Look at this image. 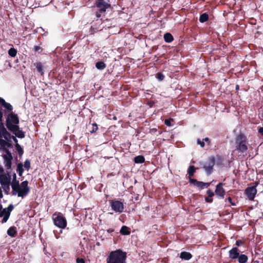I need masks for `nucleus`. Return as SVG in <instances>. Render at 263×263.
<instances>
[{
    "mask_svg": "<svg viewBox=\"0 0 263 263\" xmlns=\"http://www.w3.org/2000/svg\"><path fill=\"white\" fill-rule=\"evenodd\" d=\"M4 138L6 141H9L11 140V135L8 132L3 125L0 126V139ZM10 146V144L7 141L0 139V149H5V154L3 155L4 164L7 169L11 167V161L12 156L11 154L6 150L7 148Z\"/></svg>",
    "mask_w": 263,
    "mask_h": 263,
    "instance_id": "nucleus-1",
    "label": "nucleus"
},
{
    "mask_svg": "<svg viewBox=\"0 0 263 263\" xmlns=\"http://www.w3.org/2000/svg\"><path fill=\"white\" fill-rule=\"evenodd\" d=\"M16 178V174H13L11 182L12 194L13 195L23 198L30 191V188L28 186V181H24L20 184Z\"/></svg>",
    "mask_w": 263,
    "mask_h": 263,
    "instance_id": "nucleus-2",
    "label": "nucleus"
},
{
    "mask_svg": "<svg viewBox=\"0 0 263 263\" xmlns=\"http://www.w3.org/2000/svg\"><path fill=\"white\" fill-rule=\"evenodd\" d=\"M18 117L13 114H9L6 119V126L9 130L11 131L16 137L23 138L25 136L24 132L20 130L18 124Z\"/></svg>",
    "mask_w": 263,
    "mask_h": 263,
    "instance_id": "nucleus-3",
    "label": "nucleus"
},
{
    "mask_svg": "<svg viewBox=\"0 0 263 263\" xmlns=\"http://www.w3.org/2000/svg\"><path fill=\"white\" fill-rule=\"evenodd\" d=\"M126 253L121 250L111 251L106 258V263H126Z\"/></svg>",
    "mask_w": 263,
    "mask_h": 263,
    "instance_id": "nucleus-4",
    "label": "nucleus"
},
{
    "mask_svg": "<svg viewBox=\"0 0 263 263\" xmlns=\"http://www.w3.org/2000/svg\"><path fill=\"white\" fill-rule=\"evenodd\" d=\"M11 176L7 173H2L0 176V182L4 191L8 194L10 191V184L11 182Z\"/></svg>",
    "mask_w": 263,
    "mask_h": 263,
    "instance_id": "nucleus-5",
    "label": "nucleus"
},
{
    "mask_svg": "<svg viewBox=\"0 0 263 263\" xmlns=\"http://www.w3.org/2000/svg\"><path fill=\"white\" fill-rule=\"evenodd\" d=\"M54 225L59 228L64 229L67 226V221L65 217L60 214H54L52 216Z\"/></svg>",
    "mask_w": 263,
    "mask_h": 263,
    "instance_id": "nucleus-6",
    "label": "nucleus"
},
{
    "mask_svg": "<svg viewBox=\"0 0 263 263\" xmlns=\"http://www.w3.org/2000/svg\"><path fill=\"white\" fill-rule=\"evenodd\" d=\"M13 209V206L10 204L7 208L4 209L2 210V206L0 204V217H3L2 220V223H5L7 221Z\"/></svg>",
    "mask_w": 263,
    "mask_h": 263,
    "instance_id": "nucleus-7",
    "label": "nucleus"
},
{
    "mask_svg": "<svg viewBox=\"0 0 263 263\" xmlns=\"http://www.w3.org/2000/svg\"><path fill=\"white\" fill-rule=\"evenodd\" d=\"M97 7L99 11L97 12L96 15L98 17L101 16L102 13L104 12L108 8L110 7V5L104 1L98 2L96 3Z\"/></svg>",
    "mask_w": 263,
    "mask_h": 263,
    "instance_id": "nucleus-8",
    "label": "nucleus"
},
{
    "mask_svg": "<svg viewBox=\"0 0 263 263\" xmlns=\"http://www.w3.org/2000/svg\"><path fill=\"white\" fill-rule=\"evenodd\" d=\"M236 143L238 144V149L243 152L247 149V147L246 144V138L243 135H238L236 140Z\"/></svg>",
    "mask_w": 263,
    "mask_h": 263,
    "instance_id": "nucleus-9",
    "label": "nucleus"
},
{
    "mask_svg": "<svg viewBox=\"0 0 263 263\" xmlns=\"http://www.w3.org/2000/svg\"><path fill=\"white\" fill-rule=\"evenodd\" d=\"M112 209L116 212L121 213L124 209V205L122 202L118 200H115L111 202Z\"/></svg>",
    "mask_w": 263,
    "mask_h": 263,
    "instance_id": "nucleus-10",
    "label": "nucleus"
},
{
    "mask_svg": "<svg viewBox=\"0 0 263 263\" xmlns=\"http://www.w3.org/2000/svg\"><path fill=\"white\" fill-rule=\"evenodd\" d=\"M257 184V183H256L255 186L249 187L246 190V194L250 200H253L255 196V195L257 193V190L256 189Z\"/></svg>",
    "mask_w": 263,
    "mask_h": 263,
    "instance_id": "nucleus-11",
    "label": "nucleus"
},
{
    "mask_svg": "<svg viewBox=\"0 0 263 263\" xmlns=\"http://www.w3.org/2000/svg\"><path fill=\"white\" fill-rule=\"evenodd\" d=\"M223 183H219L216 186L215 193L219 197L223 198L225 195V191L223 188Z\"/></svg>",
    "mask_w": 263,
    "mask_h": 263,
    "instance_id": "nucleus-12",
    "label": "nucleus"
},
{
    "mask_svg": "<svg viewBox=\"0 0 263 263\" xmlns=\"http://www.w3.org/2000/svg\"><path fill=\"white\" fill-rule=\"evenodd\" d=\"M190 182L194 186H197L199 189H203L205 185L207 186L210 184V183H204L203 182L197 181L196 180L190 178Z\"/></svg>",
    "mask_w": 263,
    "mask_h": 263,
    "instance_id": "nucleus-13",
    "label": "nucleus"
},
{
    "mask_svg": "<svg viewBox=\"0 0 263 263\" xmlns=\"http://www.w3.org/2000/svg\"><path fill=\"white\" fill-rule=\"evenodd\" d=\"M0 104L5 108V111H11L12 110V105L6 102L5 100L0 97Z\"/></svg>",
    "mask_w": 263,
    "mask_h": 263,
    "instance_id": "nucleus-14",
    "label": "nucleus"
},
{
    "mask_svg": "<svg viewBox=\"0 0 263 263\" xmlns=\"http://www.w3.org/2000/svg\"><path fill=\"white\" fill-rule=\"evenodd\" d=\"M239 256V252L237 248L235 247L229 251V256L232 259H236Z\"/></svg>",
    "mask_w": 263,
    "mask_h": 263,
    "instance_id": "nucleus-15",
    "label": "nucleus"
},
{
    "mask_svg": "<svg viewBox=\"0 0 263 263\" xmlns=\"http://www.w3.org/2000/svg\"><path fill=\"white\" fill-rule=\"evenodd\" d=\"M180 258L185 260H189L192 257V255L186 252H182L180 253Z\"/></svg>",
    "mask_w": 263,
    "mask_h": 263,
    "instance_id": "nucleus-16",
    "label": "nucleus"
},
{
    "mask_svg": "<svg viewBox=\"0 0 263 263\" xmlns=\"http://www.w3.org/2000/svg\"><path fill=\"white\" fill-rule=\"evenodd\" d=\"M207 193L208 196L206 197L205 200L208 202H212L213 201L212 197L214 196V194L211 190L208 191Z\"/></svg>",
    "mask_w": 263,
    "mask_h": 263,
    "instance_id": "nucleus-17",
    "label": "nucleus"
},
{
    "mask_svg": "<svg viewBox=\"0 0 263 263\" xmlns=\"http://www.w3.org/2000/svg\"><path fill=\"white\" fill-rule=\"evenodd\" d=\"M238 261L239 263H246L248 260V257L246 255L242 254L238 256Z\"/></svg>",
    "mask_w": 263,
    "mask_h": 263,
    "instance_id": "nucleus-18",
    "label": "nucleus"
},
{
    "mask_svg": "<svg viewBox=\"0 0 263 263\" xmlns=\"http://www.w3.org/2000/svg\"><path fill=\"white\" fill-rule=\"evenodd\" d=\"M145 159L142 156H138L135 158V162L136 163H142L144 162Z\"/></svg>",
    "mask_w": 263,
    "mask_h": 263,
    "instance_id": "nucleus-19",
    "label": "nucleus"
},
{
    "mask_svg": "<svg viewBox=\"0 0 263 263\" xmlns=\"http://www.w3.org/2000/svg\"><path fill=\"white\" fill-rule=\"evenodd\" d=\"M164 39L166 42L170 43L173 40V36L168 33H165L164 35Z\"/></svg>",
    "mask_w": 263,
    "mask_h": 263,
    "instance_id": "nucleus-20",
    "label": "nucleus"
},
{
    "mask_svg": "<svg viewBox=\"0 0 263 263\" xmlns=\"http://www.w3.org/2000/svg\"><path fill=\"white\" fill-rule=\"evenodd\" d=\"M120 232L121 234L123 235H128L130 233V232L129 231L128 228L126 226H123L121 228L120 230Z\"/></svg>",
    "mask_w": 263,
    "mask_h": 263,
    "instance_id": "nucleus-21",
    "label": "nucleus"
},
{
    "mask_svg": "<svg viewBox=\"0 0 263 263\" xmlns=\"http://www.w3.org/2000/svg\"><path fill=\"white\" fill-rule=\"evenodd\" d=\"M196 168L193 166H190L188 169V173L189 174V179L191 178V177L192 176L195 171Z\"/></svg>",
    "mask_w": 263,
    "mask_h": 263,
    "instance_id": "nucleus-22",
    "label": "nucleus"
},
{
    "mask_svg": "<svg viewBox=\"0 0 263 263\" xmlns=\"http://www.w3.org/2000/svg\"><path fill=\"white\" fill-rule=\"evenodd\" d=\"M96 66L98 69H103L105 67V65L102 62H98L96 63Z\"/></svg>",
    "mask_w": 263,
    "mask_h": 263,
    "instance_id": "nucleus-23",
    "label": "nucleus"
},
{
    "mask_svg": "<svg viewBox=\"0 0 263 263\" xmlns=\"http://www.w3.org/2000/svg\"><path fill=\"white\" fill-rule=\"evenodd\" d=\"M16 231L14 228H10L7 231V234L10 236H14Z\"/></svg>",
    "mask_w": 263,
    "mask_h": 263,
    "instance_id": "nucleus-24",
    "label": "nucleus"
},
{
    "mask_svg": "<svg viewBox=\"0 0 263 263\" xmlns=\"http://www.w3.org/2000/svg\"><path fill=\"white\" fill-rule=\"evenodd\" d=\"M208 19V15L204 13V14H202L201 15H200V18H199V21L201 23H203V22H205L206 21H207Z\"/></svg>",
    "mask_w": 263,
    "mask_h": 263,
    "instance_id": "nucleus-25",
    "label": "nucleus"
},
{
    "mask_svg": "<svg viewBox=\"0 0 263 263\" xmlns=\"http://www.w3.org/2000/svg\"><path fill=\"white\" fill-rule=\"evenodd\" d=\"M16 50L13 48H10L8 51L9 54L12 57H14L16 54Z\"/></svg>",
    "mask_w": 263,
    "mask_h": 263,
    "instance_id": "nucleus-26",
    "label": "nucleus"
},
{
    "mask_svg": "<svg viewBox=\"0 0 263 263\" xmlns=\"http://www.w3.org/2000/svg\"><path fill=\"white\" fill-rule=\"evenodd\" d=\"M15 148L17 150L18 153L20 155H22L23 154V149L21 147V146L18 143H16V144H15Z\"/></svg>",
    "mask_w": 263,
    "mask_h": 263,
    "instance_id": "nucleus-27",
    "label": "nucleus"
},
{
    "mask_svg": "<svg viewBox=\"0 0 263 263\" xmlns=\"http://www.w3.org/2000/svg\"><path fill=\"white\" fill-rule=\"evenodd\" d=\"M17 171L20 176H22L23 172V165L20 163L17 165Z\"/></svg>",
    "mask_w": 263,
    "mask_h": 263,
    "instance_id": "nucleus-28",
    "label": "nucleus"
},
{
    "mask_svg": "<svg viewBox=\"0 0 263 263\" xmlns=\"http://www.w3.org/2000/svg\"><path fill=\"white\" fill-rule=\"evenodd\" d=\"M24 167L28 170L30 167V161L28 160H26V161L24 162Z\"/></svg>",
    "mask_w": 263,
    "mask_h": 263,
    "instance_id": "nucleus-29",
    "label": "nucleus"
},
{
    "mask_svg": "<svg viewBox=\"0 0 263 263\" xmlns=\"http://www.w3.org/2000/svg\"><path fill=\"white\" fill-rule=\"evenodd\" d=\"M36 67L39 72L42 73L43 70V67L41 63H39L36 64Z\"/></svg>",
    "mask_w": 263,
    "mask_h": 263,
    "instance_id": "nucleus-30",
    "label": "nucleus"
},
{
    "mask_svg": "<svg viewBox=\"0 0 263 263\" xmlns=\"http://www.w3.org/2000/svg\"><path fill=\"white\" fill-rule=\"evenodd\" d=\"M213 163L212 162V165H210L208 167L206 166H204V168L205 170V171L208 172V173H210L212 170V167H213Z\"/></svg>",
    "mask_w": 263,
    "mask_h": 263,
    "instance_id": "nucleus-31",
    "label": "nucleus"
},
{
    "mask_svg": "<svg viewBox=\"0 0 263 263\" xmlns=\"http://www.w3.org/2000/svg\"><path fill=\"white\" fill-rule=\"evenodd\" d=\"M197 143L198 144H199L200 145L201 147H203L204 146V141L203 140H201L200 139H198L197 140Z\"/></svg>",
    "mask_w": 263,
    "mask_h": 263,
    "instance_id": "nucleus-32",
    "label": "nucleus"
},
{
    "mask_svg": "<svg viewBox=\"0 0 263 263\" xmlns=\"http://www.w3.org/2000/svg\"><path fill=\"white\" fill-rule=\"evenodd\" d=\"M171 121H172V119H170V120L166 119L165 120V124L168 126H171Z\"/></svg>",
    "mask_w": 263,
    "mask_h": 263,
    "instance_id": "nucleus-33",
    "label": "nucleus"
},
{
    "mask_svg": "<svg viewBox=\"0 0 263 263\" xmlns=\"http://www.w3.org/2000/svg\"><path fill=\"white\" fill-rule=\"evenodd\" d=\"M157 78L159 80H162L164 78V76L161 73H158Z\"/></svg>",
    "mask_w": 263,
    "mask_h": 263,
    "instance_id": "nucleus-34",
    "label": "nucleus"
},
{
    "mask_svg": "<svg viewBox=\"0 0 263 263\" xmlns=\"http://www.w3.org/2000/svg\"><path fill=\"white\" fill-rule=\"evenodd\" d=\"M92 129L91 132H96L98 129L97 125L96 124H92Z\"/></svg>",
    "mask_w": 263,
    "mask_h": 263,
    "instance_id": "nucleus-35",
    "label": "nucleus"
},
{
    "mask_svg": "<svg viewBox=\"0 0 263 263\" xmlns=\"http://www.w3.org/2000/svg\"><path fill=\"white\" fill-rule=\"evenodd\" d=\"M34 50L36 52H40L41 51V48L40 46H35L34 47Z\"/></svg>",
    "mask_w": 263,
    "mask_h": 263,
    "instance_id": "nucleus-36",
    "label": "nucleus"
},
{
    "mask_svg": "<svg viewBox=\"0 0 263 263\" xmlns=\"http://www.w3.org/2000/svg\"><path fill=\"white\" fill-rule=\"evenodd\" d=\"M77 262L78 263H84V260L82 258H78L77 259Z\"/></svg>",
    "mask_w": 263,
    "mask_h": 263,
    "instance_id": "nucleus-37",
    "label": "nucleus"
},
{
    "mask_svg": "<svg viewBox=\"0 0 263 263\" xmlns=\"http://www.w3.org/2000/svg\"><path fill=\"white\" fill-rule=\"evenodd\" d=\"M258 132L260 134H261V135H263V127H260L259 129H258Z\"/></svg>",
    "mask_w": 263,
    "mask_h": 263,
    "instance_id": "nucleus-38",
    "label": "nucleus"
},
{
    "mask_svg": "<svg viewBox=\"0 0 263 263\" xmlns=\"http://www.w3.org/2000/svg\"><path fill=\"white\" fill-rule=\"evenodd\" d=\"M241 242L240 241H236V245L237 246H239L241 244Z\"/></svg>",
    "mask_w": 263,
    "mask_h": 263,
    "instance_id": "nucleus-39",
    "label": "nucleus"
},
{
    "mask_svg": "<svg viewBox=\"0 0 263 263\" xmlns=\"http://www.w3.org/2000/svg\"><path fill=\"white\" fill-rule=\"evenodd\" d=\"M203 141H205L207 142H209V139L208 138H205L204 139H203Z\"/></svg>",
    "mask_w": 263,
    "mask_h": 263,
    "instance_id": "nucleus-40",
    "label": "nucleus"
},
{
    "mask_svg": "<svg viewBox=\"0 0 263 263\" xmlns=\"http://www.w3.org/2000/svg\"><path fill=\"white\" fill-rule=\"evenodd\" d=\"M12 138H13V139L14 141V142H15L17 143V139L14 137H13Z\"/></svg>",
    "mask_w": 263,
    "mask_h": 263,
    "instance_id": "nucleus-41",
    "label": "nucleus"
},
{
    "mask_svg": "<svg viewBox=\"0 0 263 263\" xmlns=\"http://www.w3.org/2000/svg\"><path fill=\"white\" fill-rule=\"evenodd\" d=\"M228 200H229L230 202H231L232 199H231V198H228Z\"/></svg>",
    "mask_w": 263,
    "mask_h": 263,
    "instance_id": "nucleus-42",
    "label": "nucleus"
},
{
    "mask_svg": "<svg viewBox=\"0 0 263 263\" xmlns=\"http://www.w3.org/2000/svg\"><path fill=\"white\" fill-rule=\"evenodd\" d=\"M236 89H238V85H237V86H236Z\"/></svg>",
    "mask_w": 263,
    "mask_h": 263,
    "instance_id": "nucleus-43",
    "label": "nucleus"
},
{
    "mask_svg": "<svg viewBox=\"0 0 263 263\" xmlns=\"http://www.w3.org/2000/svg\"><path fill=\"white\" fill-rule=\"evenodd\" d=\"M62 233V230H60V233Z\"/></svg>",
    "mask_w": 263,
    "mask_h": 263,
    "instance_id": "nucleus-44",
    "label": "nucleus"
},
{
    "mask_svg": "<svg viewBox=\"0 0 263 263\" xmlns=\"http://www.w3.org/2000/svg\"><path fill=\"white\" fill-rule=\"evenodd\" d=\"M103 1V0H98V2Z\"/></svg>",
    "mask_w": 263,
    "mask_h": 263,
    "instance_id": "nucleus-45",
    "label": "nucleus"
},
{
    "mask_svg": "<svg viewBox=\"0 0 263 263\" xmlns=\"http://www.w3.org/2000/svg\"><path fill=\"white\" fill-rule=\"evenodd\" d=\"M262 119L263 120V114H262Z\"/></svg>",
    "mask_w": 263,
    "mask_h": 263,
    "instance_id": "nucleus-46",
    "label": "nucleus"
}]
</instances>
